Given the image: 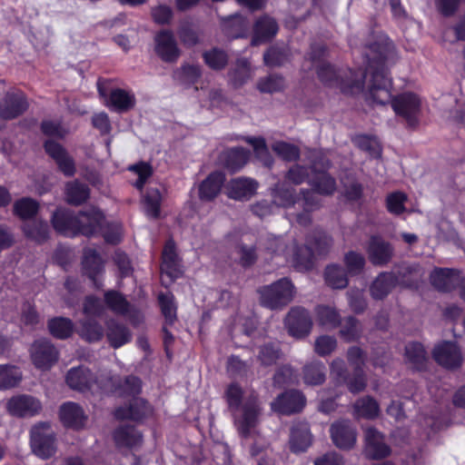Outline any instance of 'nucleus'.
<instances>
[{
  "label": "nucleus",
  "instance_id": "nucleus-26",
  "mask_svg": "<svg viewBox=\"0 0 465 465\" xmlns=\"http://www.w3.org/2000/svg\"><path fill=\"white\" fill-rule=\"evenodd\" d=\"M106 325V337L110 345L114 348H120L132 340V332L124 325L116 320H108Z\"/></svg>",
  "mask_w": 465,
  "mask_h": 465
},
{
  "label": "nucleus",
  "instance_id": "nucleus-28",
  "mask_svg": "<svg viewBox=\"0 0 465 465\" xmlns=\"http://www.w3.org/2000/svg\"><path fill=\"white\" fill-rule=\"evenodd\" d=\"M151 412V408L147 402L141 398H135L126 407H120L115 411L117 419H129L139 420Z\"/></svg>",
  "mask_w": 465,
  "mask_h": 465
},
{
  "label": "nucleus",
  "instance_id": "nucleus-15",
  "mask_svg": "<svg viewBox=\"0 0 465 465\" xmlns=\"http://www.w3.org/2000/svg\"><path fill=\"white\" fill-rule=\"evenodd\" d=\"M285 324L292 336L301 338L309 334L312 322L309 312L298 307L289 312Z\"/></svg>",
  "mask_w": 465,
  "mask_h": 465
},
{
  "label": "nucleus",
  "instance_id": "nucleus-8",
  "mask_svg": "<svg viewBox=\"0 0 465 465\" xmlns=\"http://www.w3.org/2000/svg\"><path fill=\"white\" fill-rule=\"evenodd\" d=\"M312 169L315 172V176L310 180L311 185L321 194L329 195L336 190L335 180L328 173L323 172L330 166V162L326 156L318 151L313 152Z\"/></svg>",
  "mask_w": 465,
  "mask_h": 465
},
{
  "label": "nucleus",
  "instance_id": "nucleus-53",
  "mask_svg": "<svg viewBox=\"0 0 465 465\" xmlns=\"http://www.w3.org/2000/svg\"><path fill=\"white\" fill-rule=\"evenodd\" d=\"M161 193L158 189H149L143 198V207L146 214L157 218L160 214Z\"/></svg>",
  "mask_w": 465,
  "mask_h": 465
},
{
  "label": "nucleus",
  "instance_id": "nucleus-59",
  "mask_svg": "<svg viewBox=\"0 0 465 465\" xmlns=\"http://www.w3.org/2000/svg\"><path fill=\"white\" fill-rule=\"evenodd\" d=\"M344 263L349 273L359 274L364 268L365 258L361 253L351 251L344 255Z\"/></svg>",
  "mask_w": 465,
  "mask_h": 465
},
{
  "label": "nucleus",
  "instance_id": "nucleus-23",
  "mask_svg": "<svg viewBox=\"0 0 465 465\" xmlns=\"http://www.w3.org/2000/svg\"><path fill=\"white\" fill-rule=\"evenodd\" d=\"M430 278L431 284L440 292H450L461 282L460 272L451 269L436 268Z\"/></svg>",
  "mask_w": 465,
  "mask_h": 465
},
{
  "label": "nucleus",
  "instance_id": "nucleus-10",
  "mask_svg": "<svg viewBox=\"0 0 465 465\" xmlns=\"http://www.w3.org/2000/svg\"><path fill=\"white\" fill-rule=\"evenodd\" d=\"M154 51L165 63H174L181 55L176 39L170 30H161L155 35Z\"/></svg>",
  "mask_w": 465,
  "mask_h": 465
},
{
  "label": "nucleus",
  "instance_id": "nucleus-21",
  "mask_svg": "<svg viewBox=\"0 0 465 465\" xmlns=\"http://www.w3.org/2000/svg\"><path fill=\"white\" fill-rule=\"evenodd\" d=\"M59 416L65 427L79 430L84 427L87 416L77 403L67 401L60 407Z\"/></svg>",
  "mask_w": 465,
  "mask_h": 465
},
{
  "label": "nucleus",
  "instance_id": "nucleus-30",
  "mask_svg": "<svg viewBox=\"0 0 465 465\" xmlns=\"http://www.w3.org/2000/svg\"><path fill=\"white\" fill-rule=\"evenodd\" d=\"M424 276L423 269L418 263L402 262L397 270L398 282L409 287H417Z\"/></svg>",
  "mask_w": 465,
  "mask_h": 465
},
{
  "label": "nucleus",
  "instance_id": "nucleus-61",
  "mask_svg": "<svg viewBox=\"0 0 465 465\" xmlns=\"http://www.w3.org/2000/svg\"><path fill=\"white\" fill-rule=\"evenodd\" d=\"M336 347L337 340L330 335H322L314 342V351L322 357L331 354Z\"/></svg>",
  "mask_w": 465,
  "mask_h": 465
},
{
  "label": "nucleus",
  "instance_id": "nucleus-57",
  "mask_svg": "<svg viewBox=\"0 0 465 465\" xmlns=\"http://www.w3.org/2000/svg\"><path fill=\"white\" fill-rule=\"evenodd\" d=\"M201 76V69L198 65L184 64L176 70L173 77L184 84H194Z\"/></svg>",
  "mask_w": 465,
  "mask_h": 465
},
{
  "label": "nucleus",
  "instance_id": "nucleus-63",
  "mask_svg": "<svg viewBox=\"0 0 465 465\" xmlns=\"http://www.w3.org/2000/svg\"><path fill=\"white\" fill-rule=\"evenodd\" d=\"M406 200L407 196L401 192L389 194L386 199L388 211L396 215L402 213L405 211L404 203Z\"/></svg>",
  "mask_w": 465,
  "mask_h": 465
},
{
  "label": "nucleus",
  "instance_id": "nucleus-31",
  "mask_svg": "<svg viewBox=\"0 0 465 465\" xmlns=\"http://www.w3.org/2000/svg\"><path fill=\"white\" fill-rule=\"evenodd\" d=\"M224 180V175L221 172L212 173L200 185V198L204 201L214 199L220 193Z\"/></svg>",
  "mask_w": 465,
  "mask_h": 465
},
{
  "label": "nucleus",
  "instance_id": "nucleus-49",
  "mask_svg": "<svg viewBox=\"0 0 465 465\" xmlns=\"http://www.w3.org/2000/svg\"><path fill=\"white\" fill-rule=\"evenodd\" d=\"M248 158V151L242 147H234L226 152L225 165L229 169L236 171L242 168L247 163Z\"/></svg>",
  "mask_w": 465,
  "mask_h": 465
},
{
  "label": "nucleus",
  "instance_id": "nucleus-5",
  "mask_svg": "<svg viewBox=\"0 0 465 465\" xmlns=\"http://www.w3.org/2000/svg\"><path fill=\"white\" fill-rule=\"evenodd\" d=\"M67 385L75 391L97 392L104 391L110 392L114 390V382L112 378L98 379L91 373L86 367L72 368L66 374Z\"/></svg>",
  "mask_w": 465,
  "mask_h": 465
},
{
  "label": "nucleus",
  "instance_id": "nucleus-12",
  "mask_svg": "<svg viewBox=\"0 0 465 465\" xmlns=\"http://www.w3.org/2000/svg\"><path fill=\"white\" fill-rule=\"evenodd\" d=\"M306 404V398L297 390L286 391L279 395L272 403L273 411L281 414H292L301 411Z\"/></svg>",
  "mask_w": 465,
  "mask_h": 465
},
{
  "label": "nucleus",
  "instance_id": "nucleus-34",
  "mask_svg": "<svg viewBox=\"0 0 465 465\" xmlns=\"http://www.w3.org/2000/svg\"><path fill=\"white\" fill-rule=\"evenodd\" d=\"M380 407L378 402L370 396L357 400L353 405V416L355 419L372 420L379 416Z\"/></svg>",
  "mask_w": 465,
  "mask_h": 465
},
{
  "label": "nucleus",
  "instance_id": "nucleus-56",
  "mask_svg": "<svg viewBox=\"0 0 465 465\" xmlns=\"http://www.w3.org/2000/svg\"><path fill=\"white\" fill-rule=\"evenodd\" d=\"M162 312L165 318L166 325H172L176 319V307L173 304V296L171 293H161L158 296Z\"/></svg>",
  "mask_w": 465,
  "mask_h": 465
},
{
  "label": "nucleus",
  "instance_id": "nucleus-11",
  "mask_svg": "<svg viewBox=\"0 0 465 465\" xmlns=\"http://www.w3.org/2000/svg\"><path fill=\"white\" fill-rule=\"evenodd\" d=\"M6 409L13 416L27 418L38 415L42 403L32 395L22 394L12 397L6 403Z\"/></svg>",
  "mask_w": 465,
  "mask_h": 465
},
{
  "label": "nucleus",
  "instance_id": "nucleus-37",
  "mask_svg": "<svg viewBox=\"0 0 465 465\" xmlns=\"http://www.w3.org/2000/svg\"><path fill=\"white\" fill-rule=\"evenodd\" d=\"M324 280L332 289H344L349 283L344 269L338 264H330L325 268Z\"/></svg>",
  "mask_w": 465,
  "mask_h": 465
},
{
  "label": "nucleus",
  "instance_id": "nucleus-22",
  "mask_svg": "<svg viewBox=\"0 0 465 465\" xmlns=\"http://www.w3.org/2000/svg\"><path fill=\"white\" fill-rule=\"evenodd\" d=\"M45 152L52 157L59 169L66 176H72L75 173L74 163L64 148L54 141H46L45 143Z\"/></svg>",
  "mask_w": 465,
  "mask_h": 465
},
{
  "label": "nucleus",
  "instance_id": "nucleus-17",
  "mask_svg": "<svg viewBox=\"0 0 465 465\" xmlns=\"http://www.w3.org/2000/svg\"><path fill=\"white\" fill-rule=\"evenodd\" d=\"M258 183L251 178L237 177L232 179L225 186L229 198L237 201H247L254 195Z\"/></svg>",
  "mask_w": 465,
  "mask_h": 465
},
{
  "label": "nucleus",
  "instance_id": "nucleus-13",
  "mask_svg": "<svg viewBox=\"0 0 465 465\" xmlns=\"http://www.w3.org/2000/svg\"><path fill=\"white\" fill-rule=\"evenodd\" d=\"M330 434L332 442L339 449L350 450L357 441L355 427L348 420H341L331 425Z\"/></svg>",
  "mask_w": 465,
  "mask_h": 465
},
{
  "label": "nucleus",
  "instance_id": "nucleus-14",
  "mask_svg": "<svg viewBox=\"0 0 465 465\" xmlns=\"http://www.w3.org/2000/svg\"><path fill=\"white\" fill-rule=\"evenodd\" d=\"M364 454L371 460H381L391 454V448L384 441V436L373 427L364 430Z\"/></svg>",
  "mask_w": 465,
  "mask_h": 465
},
{
  "label": "nucleus",
  "instance_id": "nucleus-19",
  "mask_svg": "<svg viewBox=\"0 0 465 465\" xmlns=\"http://www.w3.org/2000/svg\"><path fill=\"white\" fill-rule=\"evenodd\" d=\"M27 108V100L22 93H8L0 103V115L6 120L14 119Z\"/></svg>",
  "mask_w": 465,
  "mask_h": 465
},
{
  "label": "nucleus",
  "instance_id": "nucleus-27",
  "mask_svg": "<svg viewBox=\"0 0 465 465\" xmlns=\"http://www.w3.org/2000/svg\"><path fill=\"white\" fill-rule=\"evenodd\" d=\"M398 278L392 272H381L370 286V294L374 300H383L392 291Z\"/></svg>",
  "mask_w": 465,
  "mask_h": 465
},
{
  "label": "nucleus",
  "instance_id": "nucleus-42",
  "mask_svg": "<svg viewBox=\"0 0 465 465\" xmlns=\"http://www.w3.org/2000/svg\"><path fill=\"white\" fill-rule=\"evenodd\" d=\"M104 302L114 313L123 316L127 314L131 305L125 297L116 291L106 292Z\"/></svg>",
  "mask_w": 465,
  "mask_h": 465
},
{
  "label": "nucleus",
  "instance_id": "nucleus-44",
  "mask_svg": "<svg viewBox=\"0 0 465 465\" xmlns=\"http://www.w3.org/2000/svg\"><path fill=\"white\" fill-rule=\"evenodd\" d=\"M22 380V372L14 365H0V390L14 388Z\"/></svg>",
  "mask_w": 465,
  "mask_h": 465
},
{
  "label": "nucleus",
  "instance_id": "nucleus-32",
  "mask_svg": "<svg viewBox=\"0 0 465 465\" xmlns=\"http://www.w3.org/2000/svg\"><path fill=\"white\" fill-rule=\"evenodd\" d=\"M107 106L113 107L117 112H126L135 104V96L130 92L121 88L111 91Z\"/></svg>",
  "mask_w": 465,
  "mask_h": 465
},
{
  "label": "nucleus",
  "instance_id": "nucleus-6",
  "mask_svg": "<svg viewBox=\"0 0 465 465\" xmlns=\"http://www.w3.org/2000/svg\"><path fill=\"white\" fill-rule=\"evenodd\" d=\"M260 302L271 310H279L290 303L295 293L294 285L287 278L262 287L259 290Z\"/></svg>",
  "mask_w": 465,
  "mask_h": 465
},
{
  "label": "nucleus",
  "instance_id": "nucleus-46",
  "mask_svg": "<svg viewBox=\"0 0 465 465\" xmlns=\"http://www.w3.org/2000/svg\"><path fill=\"white\" fill-rule=\"evenodd\" d=\"M301 193L303 195L302 207L304 212L297 214L296 220L302 225H308L312 221L310 212L319 208L320 202L312 192L302 191Z\"/></svg>",
  "mask_w": 465,
  "mask_h": 465
},
{
  "label": "nucleus",
  "instance_id": "nucleus-58",
  "mask_svg": "<svg viewBox=\"0 0 465 465\" xmlns=\"http://www.w3.org/2000/svg\"><path fill=\"white\" fill-rule=\"evenodd\" d=\"M178 36L184 46L192 47L200 43L199 35L188 22L181 24L177 31Z\"/></svg>",
  "mask_w": 465,
  "mask_h": 465
},
{
  "label": "nucleus",
  "instance_id": "nucleus-29",
  "mask_svg": "<svg viewBox=\"0 0 465 465\" xmlns=\"http://www.w3.org/2000/svg\"><path fill=\"white\" fill-rule=\"evenodd\" d=\"M312 442L309 425L306 422L294 424L291 431L290 445L293 452L304 451Z\"/></svg>",
  "mask_w": 465,
  "mask_h": 465
},
{
  "label": "nucleus",
  "instance_id": "nucleus-41",
  "mask_svg": "<svg viewBox=\"0 0 465 465\" xmlns=\"http://www.w3.org/2000/svg\"><path fill=\"white\" fill-rule=\"evenodd\" d=\"M23 231L30 239L42 242L48 238L49 227L45 222L34 220L25 223Z\"/></svg>",
  "mask_w": 465,
  "mask_h": 465
},
{
  "label": "nucleus",
  "instance_id": "nucleus-9",
  "mask_svg": "<svg viewBox=\"0 0 465 465\" xmlns=\"http://www.w3.org/2000/svg\"><path fill=\"white\" fill-rule=\"evenodd\" d=\"M31 359L35 368L47 371L58 361L56 348L47 340H39L32 344Z\"/></svg>",
  "mask_w": 465,
  "mask_h": 465
},
{
  "label": "nucleus",
  "instance_id": "nucleus-51",
  "mask_svg": "<svg viewBox=\"0 0 465 465\" xmlns=\"http://www.w3.org/2000/svg\"><path fill=\"white\" fill-rule=\"evenodd\" d=\"M405 356L407 361L416 369H420L426 361V351L419 342H411L406 345Z\"/></svg>",
  "mask_w": 465,
  "mask_h": 465
},
{
  "label": "nucleus",
  "instance_id": "nucleus-4",
  "mask_svg": "<svg viewBox=\"0 0 465 465\" xmlns=\"http://www.w3.org/2000/svg\"><path fill=\"white\" fill-rule=\"evenodd\" d=\"M333 243L332 238L321 230H314L306 238L303 248H298L296 243L292 245V255L294 266L298 270H309L312 267L315 255H325Z\"/></svg>",
  "mask_w": 465,
  "mask_h": 465
},
{
  "label": "nucleus",
  "instance_id": "nucleus-35",
  "mask_svg": "<svg viewBox=\"0 0 465 465\" xmlns=\"http://www.w3.org/2000/svg\"><path fill=\"white\" fill-rule=\"evenodd\" d=\"M252 68L250 62L245 58L238 59L234 67L229 72V82L234 87H240L252 78Z\"/></svg>",
  "mask_w": 465,
  "mask_h": 465
},
{
  "label": "nucleus",
  "instance_id": "nucleus-47",
  "mask_svg": "<svg viewBox=\"0 0 465 465\" xmlns=\"http://www.w3.org/2000/svg\"><path fill=\"white\" fill-rule=\"evenodd\" d=\"M48 328L53 336L63 340L72 334L73 322L67 318L57 317L49 321Z\"/></svg>",
  "mask_w": 465,
  "mask_h": 465
},
{
  "label": "nucleus",
  "instance_id": "nucleus-60",
  "mask_svg": "<svg viewBox=\"0 0 465 465\" xmlns=\"http://www.w3.org/2000/svg\"><path fill=\"white\" fill-rule=\"evenodd\" d=\"M205 63L213 69L220 70L223 68L227 62L228 56L225 52L214 48L203 54Z\"/></svg>",
  "mask_w": 465,
  "mask_h": 465
},
{
  "label": "nucleus",
  "instance_id": "nucleus-36",
  "mask_svg": "<svg viewBox=\"0 0 465 465\" xmlns=\"http://www.w3.org/2000/svg\"><path fill=\"white\" fill-rule=\"evenodd\" d=\"M118 447H135L142 441L141 433L133 426H121L114 433Z\"/></svg>",
  "mask_w": 465,
  "mask_h": 465
},
{
  "label": "nucleus",
  "instance_id": "nucleus-18",
  "mask_svg": "<svg viewBox=\"0 0 465 465\" xmlns=\"http://www.w3.org/2000/svg\"><path fill=\"white\" fill-rule=\"evenodd\" d=\"M161 272L163 283H164L165 278H168L171 282L177 279L182 272L179 259L175 252V245L173 240L167 241L164 245Z\"/></svg>",
  "mask_w": 465,
  "mask_h": 465
},
{
  "label": "nucleus",
  "instance_id": "nucleus-16",
  "mask_svg": "<svg viewBox=\"0 0 465 465\" xmlns=\"http://www.w3.org/2000/svg\"><path fill=\"white\" fill-rule=\"evenodd\" d=\"M432 356L440 365L447 369L458 368L462 362L460 349L451 341H442L436 345Z\"/></svg>",
  "mask_w": 465,
  "mask_h": 465
},
{
  "label": "nucleus",
  "instance_id": "nucleus-3",
  "mask_svg": "<svg viewBox=\"0 0 465 465\" xmlns=\"http://www.w3.org/2000/svg\"><path fill=\"white\" fill-rule=\"evenodd\" d=\"M53 226L58 232L75 236L81 233L85 236H93L99 233L104 223V216L100 210L95 207H88L77 215H74L70 211L58 209L52 217Z\"/></svg>",
  "mask_w": 465,
  "mask_h": 465
},
{
  "label": "nucleus",
  "instance_id": "nucleus-50",
  "mask_svg": "<svg viewBox=\"0 0 465 465\" xmlns=\"http://www.w3.org/2000/svg\"><path fill=\"white\" fill-rule=\"evenodd\" d=\"M284 79L278 74H270L261 78L257 83V88L262 93L272 94L281 92L285 88Z\"/></svg>",
  "mask_w": 465,
  "mask_h": 465
},
{
  "label": "nucleus",
  "instance_id": "nucleus-20",
  "mask_svg": "<svg viewBox=\"0 0 465 465\" xmlns=\"http://www.w3.org/2000/svg\"><path fill=\"white\" fill-rule=\"evenodd\" d=\"M369 259L374 265L387 264L393 256L391 244L379 236H372L368 245Z\"/></svg>",
  "mask_w": 465,
  "mask_h": 465
},
{
  "label": "nucleus",
  "instance_id": "nucleus-33",
  "mask_svg": "<svg viewBox=\"0 0 465 465\" xmlns=\"http://www.w3.org/2000/svg\"><path fill=\"white\" fill-rule=\"evenodd\" d=\"M271 195L276 208H290L298 199L294 189L290 188L286 183H277L272 188Z\"/></svg>",
  "mask_w": 465,
  "mask_h": 465
},
{
  "label": "nucleus",
  "instance_id": "nucleus-40",
  "mask_svg": "<svg viewBox=\"0 0 465 465\" xmlns=\"http://www.w3.org/2000/svg\"><path fill=\"white\" fill-rule=\"evenodd\" d=\"M78 334L89 342L98 341L104 336L102 325L94 319H85L80 322Z\"/></svg>",
  "mask_w": 465,
  "mask_h": 465
},
{
  "label": "nucleus",
  "instance_id": "nucleus-48",
  "mask_svg": "<svg viewBox=\"0 0 465 465\" xmlns=\"http://www.w3.org/2000/svg\"><path fill=\"white\" fill-rule=\"evenodd\" d=\"M352 141L357 147L368 153L371 157L378 158L381 156V147L376 138L360 134L356 135Z\"/></svg>",
  "mask_w": 465,
  "mask_h": 465
},
{
  "label": "nucleus",
  "instance_id": "nucleus-45",
  "mask_svg": "<svg viewBox=\"0 0 465 465\" xmlns=\"http://www.w3.org/2000/svg\"><path fill=\"white\" fill-rule=\"evenodd\" d=\"M282 355L279 344L276 342H266L259 347L257 359L263 366H271L280 359Z\"/></svg>",
  "mask_w": 465,
  "mask_h": 465
},
{
  "label": "nucleus",
  "instance_id": "nucleus-25",
  "mask_svg": "<svg viewBox=\"0 0 465 465\" xmlns=\"http://www.w3.org/2000/svg\"><path fill=\"white\" fill-rule=\"evenodd\" d=\"M83 268L84 273L93 281L94 284L100 288L102 283L99 276L104 272V262L95 250L88 248L84 252Z\"/></svg>",
  "mask_w": 465,
  "mask_h": 465
},
{
  "label": "nucleus",
  "instance_id": "nucleus-1",
  "mask_svg": "<svg viewBox=\"0 0 465 465\" xmlns=\"http://www.w3.org/2000/svg\"><path fill=\"white\" fill-rule=\"evenodd\" d=\"M392 50V42L386 37H380L379 41L370 45L369 53L366 54L368 65L365 72L351 69L337 72L331 64L321 61L326 51L322 45H312L309 59L322 82L337 87L345 94H358L366 88L368 101L376 104L391 102L396 114L413 126L418 122L420 111L419 97L414 94L405 93L391 99V79L388 76L385 61Z\"/></svg>",
  "mask_w": 465,
  "mask_h": 465
},
{
  "label": "nucleus",
  "instance_id": "nucleus-24",
  "mask_svg": "<svg viewBox=\"0 0 465 465\" xmlns=\"http://www.w3.org/2000/svg\"><path fill=\"white\" fill-rule=\"evenodd\" d=\"M278 29V24L272 17L269 15L260 17L253 25L252 45H258L271 40L276 35Z\"/></svg>",
  "mask_w": 465,
  "mask_h": 465
},
{
  "label": "nucleus",
  "instance_id": "nucleus-2",
  "mask_svg": "<svg viewBox=\"0 0 465 465\" xmlns=\"http://www.w3.org/2000/svg\"><path fill=\"white\" fill-rule=\"evenodd\" d=\"M225 396L239 435L244 439L252 437L262 415L258 396L253 392L244 396L242 388L236 383L228 386Z\"/></svg>",
  "mask_w": 465,
  "mask_h": 465
},
{
  "label": "nucleus",
  "instance_id": "nucleus-38",
  "mask_svg": "<svg viewBox=\"0 0 465 465\" xmlns=\"http://www.w3.org/2000/svg\"><path fill=\"white\" fill-rule=\"evenodd\" d=\"M315 313L318 323L328 330L335 329L341 324V315L333 307L319 305Z\"/></svg>",
  "mask_w": 465,
  "mask_h": 465
},
{
  "label": "nucleus",
  "instance_id": "nucleus-62",
  "mask_svg": "<svg viewBox=\"0 0 465 465\" xmlns=\"http://www.w3.org/2000/svg\"><path fill=\"white\" fill-rule=\"evenodd\" d=\"M287 55L283 47L272 46L264 54L263 61L268 66H279L287 60Z\"/></svg>",
  "mask_w": 465,
  "mask_h": 465
},
{
  "label": "nucleus",
  "instance_id": "nucleus-43",
  "mask_svg": "<svg viewBox=\"0 0 465 465\" xmlns=\"http://www.w3.org/2000/svg\"><path fill=\"white\" fill-rule=\"evenodd\" d=\"M302 373L303 381L308 385H320L326 378L325 366L320 361L306 364Z\"/></svg>",
  "mask_w": 465,
  "mask_h": 465
},
{
  "label": "nucleus",
  "instance_id": "nucleus-7",
  "mask_svg": "<svg viewBox=\"0 0 465 465\" xmlns=\"http://www.w3.org/2000/svg\"><path fill=\"white\" fill-rule=\"evenodd\" d=\"M31 448L37 457L49 459L56 452L55 433L49 422H38L30 431Z\"/></svg>",
  "mask_w": 465,
  "mask_h": 465
},
{
  "label": "nucleus",
  "instance_id": "nucleus-39",
  "mask_svg": "<svg viewBox=\"0 0 465 465\" xmlns=\"http://www.w3.org/2000/svg\"><path fill=\"white\" fill-rule=\"evenodd\" d=\"M89 195L90 191L86 184L78 181H73L66 183L65 196L68 203L80 205L89 198Z\"/></svg>",
  "mask_w": 465,
  "mask_h": 465
},
{
  "label": "nucleus",
  "instance_id": "nucleus-52",
  "mask_svg": "<svg viewBox=\"0 0 465 465\" xmlns=\"http://www.w3.org/2000/svg\"><path fill=\"white\" fill-rule=\"evenodd\" d=\"M340 335L346 341H352L360 338L361 328L359 321L352 316L347 317L341 324Z\"/></svg>",
  "mask_w": 465,
  "mask_h": 465
},
{
  "label": "nucleus",
  "instance_id": "nucleus-54",
  "mask_svg": "<svg viewBox=\"0 0 465 465\" xmlns=\"http://www.w3.org/2000/svg\"><path fill=\"white\" fill-rule=\"evenodd\" d=\"M272 150L286 162H293L300 157V149L296 145L286 142H275L272 145Z\"/></svg>",
  "mask_w": 465,
  "mask_h": 465
},
{
  "label": "nucleus",
  "instance_id": "nucleus-64",
  "mask_svg": "<svg viewBox=\"0 0 465 465\" xmlns=\"http://www.w3.org/2000/svg\"><path fill=\"white\" fill-rule=\"evenodd\" d=\"M285 180L295 185H299L305 181H309V170L308 168L300 165H292L285 174Z\"/></svg>",
  "mask_w": 465,
  "mask_h": 465
},
{
  "label": "nucleus",
  "instance_id": "nucleus-55",
  "mask_svg": "<svg viewBox=\"0 0 465 465\" xmlns=\"http://www.w3.org/2000/svg\"><path fill=\"white\" fill-rule=\"evenodd\" d=\"M38 203L31 198H22L14 204V212L21 219L32 218L38 211Z\"/></svg>",
  "mask_w": 465,
  "mask_h": 465
}]
</instances>
